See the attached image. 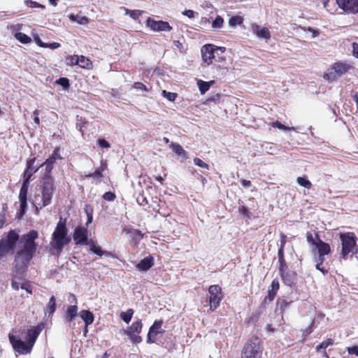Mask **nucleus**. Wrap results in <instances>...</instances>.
<instances>
[{
	"instance_id": "nucleus-36",
	"label": "nucleus",
	"mask_w": 358,
	"mask_h": 358,
	"mask_svg": "<svg viewBox=\"0 0 358 358\" xmlns=\"http://www.w3.org/2000/svg\"><path fill=\"white\" fill-rule=\"evenodd\" d=\"M315 236H316L317 240L314 239L312 233H310V231H308L306 234V240L309 243H310L313 245H315V248H317V245H318V243H319V239H320V238L318 235V233H316Z\"/></svg>"
},
{
	"instance_id": "nucleus-8",
	"label": "nucleus",
	"mask_w": 358,
	"mask_h": 358,
	"mask_svg": "<svg viewBox=\"0 0 358 358\" xmlns=\"http://www.w3.org/2000/svg\"><path fill=\"white\" fill-rule=\"evenodd\" d=\"M278 263L279 275L283 283L287 286L292 287L297 278L296 272L289 268L285 258L279 259Z\"/></svg>"
},
{
	"instance_id": "nucleus-18",
	"label": "nucleus",
	"mask_w": 358,
	"mask_h": 358,
	"mask_svg": "<svg viewBox=\"0 0 358 358\" xmlns=\"http://www.w3.org/2000/svg\"><path fill=\"white\" fill-rule=\"evenodd\" d=\"M70 296H71L73 298V303L75 304L68 306L67 309L65 312L64 317H65V319L66 320V321L69 322H71L72 321L74 320V319L78 315V306H77L78 301H77L76 295L71 293Z\"/></svg>"
},
{
	"instance_id": "nucleus-57",
	"label": "nucleus",
	"mask_w": 358,
	"mask_h": 358,
	"mask_svg": "<svg viewBox=\"0 0 358 358\" xmlns=\"http://www.w3.org/2000/svg\"><path fill=\"white\" fill-rule=\"evenodd\" d=\"M348 352L350 355H355L358 357V345H355L348 348Z\"/></svg>"
},
{
	"instance_id": "nucleus-3",
	"label": "nucleus",
	"mask_w": 358,
	"mask_h": 358,
	"mask_svg": "<svg viewBox=\"0 0 358 358\" xmlns=\"http://www.w3.org/2000/svg\"><path fill=\"white\" fill-rule=\"evenodd\" d=\"M73 238L76 245H87L90 247V250L96 255L101 257L105 255L112 258H116L115 255L111 252L103 250L101 246L98 245L95 241L90 239L88 241V231L87 229L83 226H78L76 227Z\"/></svg>"
},
{
	"instance_id": "nucleus-2",
	"label": "nucleus",
	"mask_w": 358,
	"mask_h": 358,
	"mask_svg": "<svg viewBox=\"0 0 358 358\" xmlns=\"http://www.w3.org/2000/svg\"><path fill=\"white\" fill-rule=\"evenodd\" d=\"M43 329V324L31 327L27 331L26 342L22 341L20 338L9 335V341L13 350L20 355L29 354Z\"/></svg>"
},
{
	"instance_id": "nucleus-42",
	"label": "nucleus",
	"mask_w": 358,
	"mask_h": 358,
	"mask_svg": "<svg viewBox=\"0 0 358 358\" xmlns=\"http://www.w3.org/2000/svg\"><path fill=\"white\" fill-rule=\"evenodd\" d=\"M162 94L164 97L166 98L170 101H174L178 96V94L167 92L166 90H163Z\"/></svg>"
},
{
	"instance_id": "nucleus-28",
	"label": "nucleus",
	"mask_w": 358,
	"mask_h": 358,
	"mask_svg": "<svg viewBox=\"0 0 358 358\" xmlns=\"http://www.w3.org/2000/svg\"><path fill=\"white\" fill-rule=\"evenodd\" d=\"M171 148L176 155L180 156L184 159H187L189 157L187 152H186L180 144L172 143Z\"/></svg>"
},
{
	"instance_id": "nucleus-48",
	"label": "nucleus",
	"mask_w": 358,
	"mask_h": 358,
	"mask_svg": "<svg viewBox=\"0 0 358 358\" xmlns=\"http://www.w3.org/2000/svg\"><path fill=\"white\" fill-rule=\"evenodd\" d=\"M56 83L60 85L64 88H67L69 87V80L67 78L62 77L59 78L57 81Z\"/></svg>"
},
{
	"instance_id": "nucleus-24",
	"label": "nucleus",
	"mask_w": 358,
	"mask_h": 358,
	"mask_svg": "<svg viewBox=\"0 0 358 358\" xmlns=\"http://www.w3.org/2000/svg\"><path fill=\"white\" fill-rule=\"evenodd\" d=\"M80 317L85 322V326L86 328L92 324L94 322V317L93 313L88 310H83L80 313Z\"/></svg>"
},
{
	"instance_id": "nucleus-51",
	"label": "nucleus",
	"mask_w": 358,
	"mask_h": 358,
	"mask_svg": "<svg viewBox=\"0 0 358 358\" xmlns=\"http://www.w3.org/2000/svg\"><path fill=\"white\" fill-rule=\"evenodd\" d=\"M133 87L145 92H149L150 90V89L148 88L145 85L141 82H135L133 85Z\"/></svg>"
},
{
	"instance_id": "nucleus-15",
	"label": "nucleus",
	"mask_w": 358,
	"mask_h": 358,
	"mask_svg": "<svg viewBox=\"0 0 358 358\" xmlns=\"http://www.w3.org/2000/svg\"><path fill=\"white\" fill-rule=\"evenodd\" d=\"M163 320H155L152 325L150 327L147 335V343H153L156 341V337L158 334H163L164 330L162 329L163 325Z\"/></svg>"
},
{
	"instance_id": "nucleus-33",
	"label": "nucleus",
	"mask_w": 358,
	"mask_h": 358,
	"mask_svg": "<svg viewBox=\"0 0 358 358\" xmlns=\"http://www.w3.org/2000/svg\"><path fill=\"white\" fill-rule=\"evenodd\" d=\"M15 38L23 44L29 43L31 41V38L22 32H17L15 34Z\"/></svg>"
},
{
	"instance_id": "nucleus-26",
	"label": "nucleus",
	"mask_w": 358,
	"mask_h": 358,
	"mask_svg": "<svg viewBox=\"0 0 358 358\" xmlns=\"http://www.w3.org/2000/svg\"><path fill=\"white\" fill-rule=\"evenodd\" d=\"M287 243V236L281 232L280 234V245L278 250V259L285 258V247Z\"/></svg>"
},
{
	"instance_id": "nucleus-11",
	"label": "nucleus",
	"mask_w": 358,
	"mask_h": 358,
	"mask_svg": "<svg viewBox=\"0 0 358 358\" xmlns=\"http://www.w3.org/2000/svg\"><path fill=\"white\" fill-rule=\"evenodd\" d=\"M218 51L222 54L225 52L224 47H217L213 44H206L201 50L202 59L207 65L213 63V59H215V55H218Z\"/></svg>"
},
{
	"instance_id": "nucleus-13",
	"label": "nucleus",
	"mask_w": 358,
	"mask_h": 358,
	"mask_svg": "<svg viewBox=\"0 0 358 358\" xmlns=\"http://www.w3.org/2000/svg\"><path fill=\"white\" fill-rule=\"evenodd\" d=\"M331 246L328 243L319 239V243L317 248L312 250L313 255L315 257V262L324 263L325 261V256L331 253Z\"/></svg>"
},
{
	"instance_id": "nucleus-37",
	"label": "nucleus",
	"mask_w": 358,
	"mask_h": 358,
	"mask_svg": "<svg viewBox=\"0 0 358 358\" xmlns=\"http://www.w3.org/2000/svg\"><path fill=\"white\" fill-rule=\"evenodd\" d=\"M296 181L300 186L307 189H310L312 187V183L306 177H298Z\"/></svg>"
},
{
	"instance_id": "nucleus-50",
	"label": "nucleus",
	"mask_w": 358,
	"mask_h": 358,
	"mask_svg": "<svg viewBox=\"0 0 358 358\" xmlns=\"http://www.w3.org/2000/svg\"><path fill=\"white\" fill-rule=\"evenodd\" d=\"M96 143H97V145L101 148L108 149V148H110V144L104 138H99L97 140Z\"/></svg>"
},
{
	"instance_id": "nucleus-5",
	"label": "nucleus",
	"mask_w": 358,
	"mask_h": 358,
	"mask_svg": "<svg viewBox=\"0 0 358 358\" xmlns=\"http://www.w3.org/2000/svg\"><path fill=\"white\" fill-rule=\"evenodd\" d=\"M42 205L38 208L36 207V214L38 213L39 209H42L51 203L55 190L53 177H43L40 185Z\"/></svg>"
},
{
	"instance_id": "nucleus-34",
	"label": "nucleus",
	"mask_w": 358,
	"mask_h": 358,
	"mask_svg": "<svg viewBox=\"0 0 358 358\" xmlns=\"http://www.w3.org/2000/svg\"><path fill=\"white\" fill-rule=\"evenodd\" d=\"M133 314V309L129 308L126 312H122L120 315V317L124 322L129 324L132 318Z\"/></svg>"
},
{
	"instance_id": "nucleus-38",
	"label": "nucleus",
	"mask_w": 358,
	"mask_h": 358,
	"mask_svg": "<svg viewBox=\"0 0 358 358\" xmlns=\"http://www.w3.org/2000/svg\"><path fill=\"white\" fill-rule=\"evenodd\" d=\"M65 62L68 66L78 65L79 63L78 56L76 55H69L66 57Z\"/></svg>"
},
{
	"instance_id": "nucleus-39",
	"label": "nucleus",
	"mask_w": 358,
	"mask_h": 358,
	"mask_svg": "<svg viewBox=\"0 0 358 358\" xmlns=\"http://www.w3.org/2000/svg\"><path fill=\"white\" fill-rule=\"evenodd\" d=\"M295 25L303 31H308L311 32L313 38L317 37L320 35V31L318 29H315L311 27H303L301 25H297L296 24H295Z\"/></svg>"
},
{
	"instance_id": "nucleus-4",
	"label": "nucleus",
	"mask_w": 358,
	"mask_h": 358,
	"mask_svg": "<svg viewBox=\"0 0 358 358\" xmlns=\"http://www.w3.org/2000/svg\"><path fill=\"white\" fill-rule=\"evenodd\" d=\"M67 235L68 229L66 227V220L60 218L52 234V240L50 243L51 249L56 251L57 255H59L64 246L69 243L71 239Z\"/></svg>"
},
{
	"instance_id": "nucleus-12",
	"label": "nucleus",
	"mask_w": 358,
	"mask_h": 358,
	"mask_svg": "<svg viewBox=\"0 0 358 358\" xmlns=\"http://www.w3.org/2000/svg\"><path fill=\"white\" fill-rule=\"evenodd\" d=\"M208 293L210 294L208 299L210 304V312H214L220 306L221 301L223 299V294L222 288L218 285H213L208 287Z\"/></svg>"
},
{
	"instance_id": "nucleus-30",
	"label": "nucleus",
	"mask_w": 358,
	"mask_h": 358,
	"mask_svg": "<svg viewBox=\"0 0 358 358\" xmlns=\"http://www.w3.org/2000/svg\"><path fill=\"white\" fill-rule=\"evenodd\" d=\"M56 299L55 296H52L46 306L45 312L48 313L49 315H52L56 310Z\"/></svg>"
},
{
	"instance_id": "nucleus-23",
	"label": "nucleus",
	"mask_w": 358,
	"mask_h": 358,
	"mask_svg": "<svg viewBox=\"0 0 358 358\" xmlns=\"http://www.w3.org/2000/svg\"><path fill=\"white\" fill-rule=\"evenodd\" d=\"M56 163V161L48 157L41 165V166H45V173L43 177H52L51 176L52 171L54 167V164Z\"/></svg>"
},
{
	"instance_id": "nucleus-20",
	"label": "nucleus",
	"mask_w": 358,
	"mask_h": 358,
	"mask_svg": "<svg viewBox=\"0 0 358 358\" xmlns=\"http://www.w3.org/2000/svg\"><path fill=\"white\" fill-rule=\"evenodd\" d=\"M154 266V258L149 255L140 261L136 266V268L141 271H146Z\"/></svg>"
},
{
	"instance_id": "nucleus-45",
	"label": "nucleus",
	"mask_w": 358,
	"mask_h": 358,
	"mask_svg": "<svg viewBox=\"0 0 358 358\" xmlns=\"http://www.w3.org/2000/svg\"><path fill=\"white\" fill-rule=\"evenodd\" d=\"M27 208V203H20V210L17 213V218L20 219L25 214Z\"/></svg>"
},
{
	"instance_id": "nucleus-41",
	"label": "nucleus",
	"mask_w": 358,
	"mask_h": 358,
	"mask_svg": "<svg viewBox=\"0 0 358 358\" xmlns=\"http://www.w3.org/2000/svg\"><path fill=\"white\" fill-rule=\"evenodd\" d=\"M126 13L128 14L134 20H137L142 15L143 11L139 10L127 9Z\"/></svg>"
},
{
	"instance_id": "nucleus-62",
	"label": "nucleus",
	"mask_w": 358,
	"mask_h": 358,
	"mask_svg": "<svg viewBox=\"0 0 358 358\" xmlns=\"http://www.w3.org/2000/svg\"><path fill=\"white\" fill-rule=\"evenodd\" d=\"M60 47V43L54 42L52 43H46V48H50L52 50L57 49Z\"/></svg>"
},
{
	"instance_id": "nucleus-7",
	"label": "nucleus",
	"mask_w": 358,
	"mask_h": 358,
	"mask_svg": "<svg viewBox=\"0 0 358 358\" xmlns=\"http://www.w3.org/2000/svg\"><path fill=\"white\" fill-rule=\"evenodd\" d=\"M20 240V235L15 229H10L0 240V252L3 255L8 252L13 253L17 241Z\"/></svg>"
},
{
	"instance_id": "nucleus-44",
	"label": "nucleus",
	"mask_w": 358,
	"mask_h": 358,
	"mask_svg": "<svg viewBox=\"0 0 358 358\" xmlns=\"http://www.w3.org/2000/svg\"><path fill=\"white\" fill-rule=\"evenodd\" d=\"M194 163L195 165L201 168L206 169L207 170L209 169V165L207 163L204 162L203 160H201L200 158L195 157L194 159Z\"/></svg>"
},
{
	"instance_id": "nucleus-19",
	"label": "nucleus",
	"mask_w": 358,
	"mask_h": 358,
	"mask_svg": "<svg viewBox=\"0 0 358 358\" xmlns=\"http://www.w3.org/2000/svg\"><path fill=\"white\" fill-rule=\"evenodd\" d=\"M108 164L106 160L102 159L101 161L100 166L96 169L94 172L90 173L86 176L87 178H91L93 179H99L103 178V172L107 170Z\"/></svg>"
},
{
	"instance_id": "nucleus-47",
	"label": "nucleus",
	"mask_w": 358,
	"mask_h": 358,
	"mask_svg": "<svg viewBox=\"0 0 358 358\" xmlns=\"http://www.w3.org/2000/svg\"><path fill=\"white\" fill-rule=\"evenodd\" d=\"M292 303V301H287V299H282L280 301V309L281 313L285 311V310L289 307V306Z\"/></svg>"
},
{
	"instance_id": "nucleus-55",
	"label": "nucleus",
	"mask_w": 358,
	"mask_h": 358,
	"mask_svg": "<svg viewBox=\"0 0 358 358\" xmlns=\"http://www.w3.org/2000/svg\"><path fill=\"white\" fill-rule=\"evenodd\" d=\"M133 343H139L142 341V338L140 336L131 334L127 335Z\"/></svg>"
},
{
	"instance_id": "nucleus-56",
	"label": "nucleus",
	"mask_w": 358,
	"mask_h": 358,
	"mask_svg": "<svg viewBox=\"0 0 358 358\" xmlns=\"http://www.w3.org/2000/svg\"><path fill=\"white\" fill-rule=\"evenodd\" d=\"M238 211L243 216L247 217H250V212H249L248 208L245 207V206H240Z\"/></svg>"
},
{
	"instance_id": "nucleus-9",
	"label": "nucleus",
	"mask_w": 358,
	"mask_h": 358,
	"mask_svg": "<svg viewBox=\"0 0 358 358\" xmlns=\"http://www.w3.org/2000/svg\"><path fill=\"white\" fill-rule=\"evenodd\" d=\"M262 350L258 338H250L245 345L241 358H262Z\"/></svg>"
},
{
	"instance_id": "nucleus-10",
	"label": "nucleus",
	"mask_w": 358,
	"mask_h": 358,
	"mask_svg": "<svg viewBox=\"0 0 358 358\" xmlns=\"http://www.w3.org/2000/svg\"><path fill=\"white\" fill-rule=\"evenodd\" d=\"M350 69V66L348 64L341 62H336L331 68L328 69L327 72L324 75V78L329 81L335 80L345 74Z\"/></svg>"
},
{
	"instance_id": "nucleus-22",
	"label": "nucleus",
	"mask_w": 358,
	"mask_h": 358,
	"mask_svg": "<svg viewBox=\"0 0 358 358\" xmlns=\"http://www.w3.org/2000/svg\"><path fill=\"white\" fill-rule=\"evenodd\" d=\"M143 328L141 320H138L136 322L132 323V324L126 330L124 334L126 335L135 334V333H141Z\"/></svg>"
},
{
	"instance_id": "nucleus-35",
	"label": "nucleus",
	"mask_w": 358,
	"mask_h": 358,
	"mask_svg": "<svg viewBox=\"0 0 358 358\" xmlns=\"http://www.w3.org/2000/svg\"><path fill=\"white\" fill-rule=\"evenodd\" d=\"M334 344V340L332 338H327L317 345L315 348L317 352L321 351L322 349L325 350L327 348Z\"/></svg>"
},
{
	"instance_id": "nucleus-14",
	"label": "nucleus",
	"mask_w": 358,
	"mask_h": 358,
	"mask_svg": "<svg viewBox=\"0 0 358 358\" xmlns=\"http://www.w3.org/2000/svg\"><path fill=\"white\" fill-rule=\"evenodd\" d=\"M336 2L338 6L346 13H358V0H336Z\"/></svg>"
},
{
	"instance_id": "nucleus-43",
	"label": "nucleus",
	"mask_w": 358,
	"mask_h": 358,
	"mask_svg": "<svg viewBox=\"0 0 358 358\" xmlns=\"http://www.w3.org/2000/svg\"><path fill=\"white\" fill-rule=\"evenodd\" d=\"M223 23H224L223 18L221 16L217 15L215 17V19L213 20V22L212 23V27L214 29H219L222 27Z\"/></svg>"
},
{
	"instance_id": "nucleus-16",
	"label": "nucleus",
	"mask_w": 358,
	"mask_h": 358,
	"mask_svg": "<svg viewBox=\"0 0 358 358\" xmlns=\"http://www.w3.org/2000/svg\"><path fill=\"white\" fill-rule=\"evenodd\" d=\"M147 26L155 31H171L173 27L168 22L159 20L156 21L150 17L146 21Z\"/></svg>"
},
{
	"instance_id": "nucleus-46",
	"label": "nucleus",
	"mask_w": 358,
	"mask_h": 358,
	"mask_svg": "<svg viewBox=\"0 0 358 358\" xmlns=\"http://www.w3.org/2000/svg\"><path fill=\"white\" fill-rule=\"evenodd\" d=\"M271 125L273 127L278 128V129H282V130H291V129H294L293 127L290 128V127H286L285 125L282 124L279 121L273 122L271 123Z\"/></svg>"
},
{
	"instance_id": "nucleus-54",
	"label": "nucleus",
	"mask_w": 358,
	"mask_h": 358,
	"mask_svg": "<svg viewBox=\"0 0 358 358\" xmlns=\"http://www.w3.org/2000/svg\"><path fill=\"white\" fill-rule=\"evenodd\" d=\"M49 157L55 161H57V159H62V157L59 155V148H56Z\"/></svg>"
},
{
	"instance_id": "nucleus-27",
	"label": "nucleus",
	"mask_w": 358,
	"mask_h": 358,
	"mask_svg": "<svg viewBox=\"0 0 358 358\" xmlns=\"http://www.w3.org/2000/svg\"><path fill=\"white\" fill-rule=\"evenodd\" d=\"M79 65L82 69H93V63L87 57L80 55L78 56Z\"/></svg>"
},
{
	"instance_id": "nucleus-59",
	"label": "nucleus",
	"mask_w": 358,
	"mask_h": 358,
	"mask_svg": "<svg viewBox=\"0 0 358 358\" xmlns=\"http://www.w3.org/2000/svg\"><path fill=\"white\" fill-rule=\"evenodd\" d=\"M271 287L278 291L280 289V283L278 279H273L271 284Z\"/></svg>"
},
{
	"instance_id": "nucleus-25",
	"label": "nucleus",
	"mask_w": 358,
	"mask_h": 358,
	"mask_svg": "<svg viewBox=\"0 0 358 358\" xmlns=\"http://www.w3.org/2000/svg\"><path fill=\"white\" fill-rule=\"evenodd\" d=\"M254 31L256 35L259 38L269 39L271 38V32L267 27H261L259 25L254 27Z\"/></svg>"
},
{
	"instance_id": "nucleus-63",
	"label": "nucleus",
	"mask_w": 358,
	"mask_h": 358,
	"mask_svg": "<svg viewBox=\"0 0 358 358\" xmlns=\"http://www.w3.org/2000/svg\"><path fill=\"white\" fill-rule=\"evenodd\" d=\"M34 40L38 46L46 48V43L43 42L38 36L35 37Z\"/></svg>"
},
{
	"instance_id": "nucleus-52",
	"label": "nucleus",
	"mask_w": 358,
	"mask_h": 358,
	"mask_svg": "<svg viewBox=\"0 0 358 358\" xmlns=\"http://www.w3.org/2000/svg\"><path fill=\"white\" fill-rule=\"evenodd\" d=\"M315 262V268L317 270L320 271L324 275H326L329 273V268H327L324 266V263H320L319 262Z\"/></svg>"
},
{
	"instance_id": "nucleus-49",
	"label": "nucleus",
	"mask_w": 358,
	"mask_h": 358,
	"mask_svg": "<svg viewBox=\"0 0 358 358\" xmlns=\"http://www.w3.org/2000/svg\"><path fill=\"white\" fill-rule=\"evenodd\" d=\"M103 199L105 201H113L116 199V195L114 192H107L103 194Z\"/></svg>"
},
{
	"instance_id": "nucleus-31",
	"label": "nucleus",
	"mask_w": 358,
	"mask_h": 358,
	"mask_svg": "<svg viewBox=\"0 0 358 358\" xmlns=\"http://www.w3.org/2000/svg\"><path fill=\"white\" fill-rule=\"evenodd\" d=\"M278 293V291L271 287V286L268 288V295L265 296L262 301L263 305H266L267 303L271 302L274 300L276 294Z\"/></svg>"
},
{
	"instance_id": "nucleus-40",
	"label": "nucleus",
	"mask_w": 358,
	"mask_h": 358,
	"mask_svg": "<svg viewBox=\"0 0 358 358\" xmlns=\"http://www.w3.org/2000/svg\"><path fill=\"white\" fill-rule=\"evenodd\" d=\"M24 3L27 6L34 8H40L41 9H45V6L43 4H41L36 1H34L32 0H25Z\"/></svg>"
},
{
	"instance_id": "nucleus-53",
	"label": "nucleus",
	"mask_w": 358,
	"mask_h": 358,
	"mask_svg": "<svg viewBox=\"0 0 358 358\" xmlns=\"http://www.w3.org/2000/svg\"><path fill=\"white\" fill-rule=\"evenodd\" d=\"M21 289L26 290L30 294H32V289L31 282L29 281H24L20 285Z\"/></svg>"
},
{
	"instance_id": "nucleus-64",
	"label": "nucleus",
	"mask_w": 358,
	"mask_h": 358,
	"mask_svg": "<svg viewBox=\"0 0 358 358\" xmlns=\"http://www.w3.org/2000/svg\"><path fill=\"white\" fill-rule=\"evenodd\" d=\"M137 201L141 206H144L148 203V200L146 199L145 197L143 196V195H142L141 198L138 197Z\"/></svg>"
},
{
	"instance_id": "nucleus-60",
	"label": "nucleus",
	"mask_w": 358,
	"mask_h": 358,
	"mask_svg": "<svg viewBox=\"0 0 358 358\" xmlns=\"http://www.w3.org/2000/svg\"><path fill=\"white\" fill-rule=\"evenodd\" d=\"M182 14L187 17H188L189 18H194V14H195V12L192 10H185L183 12H182Z\"/></svg>"
},
{
	"instance_id": "nucleus-58",
	"label": "nucleus",
	"mask_w": 358,
	"mask_h": 358,
	"mask_svg": "<svg viewBox=\"0 0 358 358\" xmlns=\"http://www.w3.org/2000/svg\"><path fill=\"white\" fill-rule=\"evenodd\" d=\"M352 55L358 59V43H352Z\"/></svg>"
},
{
	"instance_id": "nucleus-6",
	"label": "nucleus",
	"mask_w": 358,
	"mask_h": 358,
	"mask_svg": "<svg viewBox=\"0 0 358 358\" xmlns=\"http://www.w3.org/2000/svg\"><path fill=\"white\" fill-rule=\"evenodd\" d=\"M341 241V252L340 253V258L346 259L348 255L352 253H357V237L353 232H346L341 234L339 236Z\"/></svg>"
},
{
	"instance_id": "nucleus-29",
	"label": "nucleus",
	"mask_w": 358,
	"mask_h": 358,
	"mask_svg": "<svg viewBox=\"0 0 358 358\" xmlns=\"http://www.w3.org/2000/svg\"><path fill=\"white\" fill-rule=\"evenodd\" d=\"M316 320L314 319L312 320L310 324L304 330H303L302 332V341H304L306 340L308 336L316 329Z\"/></svg>"
},
{
	"instance_id": "nucleus-61",
	"label": "nucleus",
	"mask_w": 358,
	"mask_h": 358,
	"mask_svg": "<svg viewBox=\"0 0 358 358\" xmlns=\"http://www.w3.org/2000/svg\"><path fill=\"white\" fill-rule=\"evenodd\" d=\"M6 222V216L4 213H0V229H2Z\"/></svg>"
},
{
	"instance_id": "nucleus-32",
	"label": "nucleus",
	"mask_w": 358,
	"mask_h": 358,
	"mask_svg": "<svg viewBox=\"0 0 358 358\" xmlns=\"http://www.w3.org/2000/svg\"><path fill=\"white\" fill-rule=\"evenodd\" d=\"M212 83H213V81L206 82L202 80H198L197 85H198L200 92L202 94L206 93L210 89V85Z\"/></svg>"
},
{
	"instance_id": "nucleus-1",
	"label": "nucleus",
	"mask_w": 358,
	"mask_h": 358,
	"mask_svg": "<svg viewBox=\"0 0 358 358\" xmlns=\"http://www.w3.org/2000/svg\"><path fill=\"white\" fill-rule=\"evenodd\" d=\"M38 231L31 229L20 237V243L22 244L20 250H17L14 259V268L16 272H24L34 257L38 248L36 240L38 238Z\"/></svg>"
},
{
	"instance_id": "nucleus-17",
	"label": "nucleus",
	"mask_w": 358,
	"mask_h": 358,
	"mask_svg": "<svg viewBox=\"0 0 358 358\" xmlns=\"http://www.w3.org/2000/svg\"><path fill=\"white\" fill-rule=\"evenodd\" d=\"M36 159V157H33L27 160L26 164V169L22 174L24 180L29 179V181H31L32 176L36 173L40 168H41V165L37 167L34 166Z\"/></svg>"
},
{
	"instance_id": "nucleus-21",
	"label": "nucleus",
	"mask_w": 358,
	"mask_h": 358,
	"mask_svg": "<svg viewBox=\"0 0 358 358\" xmlns=\"http://www.w3.org/2000/svg\"><path fill=\"white\" fill-rule=\"evenodd\" d=\"M29 184L30 181H29V179L23 180L19 193L20 203H27V195Z\"/></svg>"
}]
</instances>
